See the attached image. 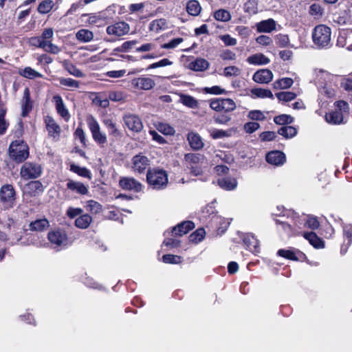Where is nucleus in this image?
<instances>
[{
    "label": "nucleus",
    "mask_w": 352,
    "mask_h": 352,
    "mask_svg": "<svg viewBox=\"0 0 352 352\" xmlns=\"http://www.w3.org/2000/svg\"><path fill=\"white\" fill-rule=\"evenodd\" d=\"M276 133L274 131H264L260 133L259 138L262 142H270L274 140L276 138Z\"/></svg>",
    "instance_id": "obj_61"
},
{
    "label": "nucleus",
    "mask_w": 352,
    "mask_h": 352,
    "mask_svg": "<svg viewBox=\"0 0 352 352\" xmlns=\"http://www.w3.org/2000/svg\"><path fill=\"white\" fill-rule=\"evenodd\" d=\"M266 162L270 164L278 166H282L286 162L285 154L280 151H271L266 154Z\"/></svg>",
    "instance_id": "obj_13"
},
{
    "label": "nucleus",
    "mask_w": 352,
    "mask_h": 352,
    "mask_svg": "<svg viewBox=\"0 0 352 352\" xmlns=\"http://www.w3.org/2000/svg\"><path fill=\"white\" fill-rule=\"evenodd\" d=\"M162 261L165 263L178 264L182 261V258L177 255L164 254L162 256Z\"/></svg>",
    "instance_id": "obj_58"
},
{
    "label": "nucleus",
    "mask_w": 352,
    "mask_h": 352,
    "mask_svg": "<svg viewBox=\"0 0 352 352\" xmlns=\"http://www.w3.org/2000/svg\"><path fill=\"white\" fill-rule=\"evenodd\" d=\"M146 179L149 185L158 190L166 186L168 175L164 170L153 169L148 171Z\"/></svg>",
    "instance_id": "obj_3"
},
{
    "label": "nucleus",
    "mask_w": 352,
    "mask_h": 352,
    "mask_svg": "<svg viewBox=\"0 0 352 352\" xmlns=\"http://www.w3.org/2000/svg\"><path fill=\"white\" fill-rule=\"evenodd\" d=\"M157 130L165 135H173L175 133L174 128L166 123H159Z\"/></svg>",
    "instance_id": "obj_60"
},
{
    "label": "nucleus",
    "mask_w": 352,
    "mask_h": 352,
    "mask_svg": "<svg viewBox=\"0 0 352 352\" xmlns=\"http://www.w3.org/2000/svg\"><path fill=\"white\" fill-rule=\"evenodd\" d=\"M251 94L255 97V98H274V96L271 90L268 89H263V88H254L251 89Z\"/></svg>",
    "instance_id": "obj_35"
},
{
    "label": "nucleus",
    "mask_w": 352,
    "mask_h": 352,
    "mask_svg": "<svg viewBox=\"0 0 352 352\" xmlns=\"http://www.w3.org/2000/svg\"><path fill=\"white\" fill-rule=\"evenodd\" d=\"M166 28H167V21L165 19L154 20L150 23L149 26L151 31L157 32Z\"/></svg>",
    "instance_id": "obj_43"
},
{
    "label": "nucleus",
    "mask_w": 352,
    "mask_h": 352,
    "mask_svg": "<svg viewBox=\"0 0 352 352\" xmlns=\"http://www.w3.org/2000/svg\"><path fill=\"white\" fill-rule=\"evenodd\" d=\"M239 74L240 69L236 66H228L223 70V75L226 77L238 76Z\"/></svg>",
    "instance_id": "obj_62"
},
{
    "label": "nucleus",
    "mask_w": 352,
    "mask_h": 352,
    "mask_svg": "<svg viewBox=\"0 0 352 352\" xmlns=\"http://www.w3.org/2000/svg\"><path fill=\"white\" fill-rule=\"evenodd\" d=\"M331 28L323 24L316 25L312 31V40L318 49L329 48L331 43Z\"/></svg>",
    "instance_id": "obj_2"
},
{
    "label": "nucleus",
    "mask_w": 352,
    "mask_h": 352,
    "mask_svg": "<svg viewBox=\"0 0 352 352\" xmlns=\"http://www.w3.org/2000/svg\"><path fill=\"white\" fill-rule=\"evenodd\" d=\"M208 67V63L205 59L198 58L190 63V68L194 71L201 72L206 69Z\"/></svg>",
    "instance_id": "obj_41"
},
{
    "label": "nucleus",
    "mask_w": 352,
    "mask_h": 352,
    "mask_svg": "<svg viewBox=\"0 0 352 352\" xmlns=\"http://www.w3.org/2000/svg\"><path fill=\"white\" fill-rule=\"evenodd\" d=\"M276 254L280 257L293 261H304L307 258L305 253L294 248L279 249Z\"/></svg>",
    "instance_id": "obj_8"
},
{
    "label": "nucleus",
    "mask_w": 352,
    "mask_h": 352,
    "mask_svg": "<svg viewBox=\"0 0 352 352\" xmlns=\"http://www.w3.org/2000/svg\"><path fill=\"white\" fill-rule=\"evenodd\" d=\"M260 127V124L256 122H246L243 126V129L247 133H252Z\"/></svg>",
    "instance_id": "obj_63"
},
{
    "label": "nucleus",
    "mask_w": 352,
    "mask_h": 352,
    "mask_svg": "<svg viewBox=\"0 0 352 352\" xmlns=\"http://www.w3.org/2000/svg\"><path fill=\"white\" fill-rule=\"evenodd\" d=\"M120 187L124 190H131L135 192H141L143 189L142 184L130 177H123L119 181Z\"/></svg>",
    "instance_id": "obj_10"
},
{
    "label": "nucleus",
    "mask_w": 352,
    "mask_h": 352,
    "mask_svg": "<svg viewBox=\"0 0 352 352\" xmlns=\"http://www.w3.org/2000/svg\"><path fill=\"white\" fill-rule=\"evenodd\" d=\"M335 109L325 113L324 118L327 123L332 125L344 124V113L349 112V105L347 102L340 100L334 102Z\"/></svg>",
    "instance_id": "obj_1"
},
{
    "label": "nucleus",
    "mask_w": 352,
    "mask_h": 352,
    "mask_svg": "<svg viewBox=\"0 0 352 352\" xmlns=\"http://www.w3.org/2000/svg\"><path fill=\"white\" fill-rule=\"evenodd\" d=\"M305 226L311 230H317L320 226V222L317 217L309 216L305 223Z\"/></svg>",
    "instance_id": "obj_57"
},
{
    "label": "nucleus",
    "mask_w": 352,
    "mask_h": 352,
    "mask_svg": "<svg viewBox=\"0 0 352 352\" xmlns=\"http://www.w3.org/2000/svg\"><path fill=\"white\" fill-rule=\"evenodd\" d=\"M24 102L22 104V116L25 117L32 109V102L30 100V91L28 88H25L23 93Z\"/></svg>",
    "instance_id": "obj_32"
},
{
    "label": "nucleus",
    "mask_w": 352,
    "mask_h": 352,
    "mask_svg": "<svg viewBox=\"0 0 352 352\" xmlns=\"http://www.w3.org/2000/svg\"><path fill=\"white\" fill-rule=\"evenodd\" d=\"M130 30L129 25L124 21H118L107 28V33L115 36H122Z\"/></svg>",
    "instance_id": "obj_11"
},
{
    "label": "nucleus",
    "mask_w": 352,
    "mask_h": 352,
    "mask_svg": "<svg viewBox=\"0 0 352 352\" xmlns=\"http://www.w3.org/2000/svg\"><path fill=\"white\" fill-rule=\"evenodd\" d=\"M276 96L279 100L289 102L294 100L297 97V95L296 93L292 91H281L276 93Z\"/></svg>",
    "instance_id": "obj_49"
},
{
    "label": "nucleus",
    "mask_w": 352,
    "mask_h": 352,
    "mask_svg": "<svg viewBox=\"0 0 352 352\" xmlns=\"http://www.w3.org/2000/svg\"><path fill=\"white\" fill-rule=\"evenodd\" d=\"M201 8L196 0H190L186 4V11L192 16H197L201 12Z\"/></svg>",
    "instance_id": "obj_36"
},
{
    "label": "nucleus",
    "mask_w": 352,
    "mask_h": 352,
    "mask_svg": "<svg viewBox=\"0 0 352 352\" xmlns=\"http://www.w3.org/2000/svg\"><path fill=\"white\" fill-rule=\"evenodd\" d=\"M19 74L24 78L29 79H34L36 78H42L43 75L31 68L30 67H26L23 70L19 72Z\"/></svg>",
    "instance_id": "obj_40"
},
{
    "label": "nucleus",
    "mask_w": 352,
    "mask_h": 352,
    "mask_svg": "<svg viewBox=\"0 0 352 352\" xmlns=\"http://www.w3.org/2000/svg\"><path fill=\"white\" fill-rule=\"evenodd\" d=\"M50 242L55 247H65L68 243V238L64 230L51 231L47 234Z\"/></svg>",
    "instance_id": "obj_9"
},
{
    "label": "nucleus",
    "mask_w": 352,
    "mask_h": 352,
    "mask_svg": "<svg viewBox=\"0 0 352 352\" xmlns=\"http://www.w3.org/2000/svg\"><path fill=\"white\" fill-rule=\"evenodd\" d=\"M92 221V217L87 214H81L75 221V225L77 228L80 229L87 228Z\"/></svg>",
    "instance_id": "obj_33"
},
{
    "label": "nucleus",
    "mask_w": 352,
    "mask_h": 352,
    "mask_svg": "<svg viewBox=\"0 0 352 352\" xmlns=\"http://www.w3.org/2000/svg\"><path fill=\"white\" fill-rule=\"evenodd\" d=\"M186 162L190 165H196L202 163L204 160V156L200 153H187L184 156Z\"/></svg>",
    "instance_id": "obj_38"
},
{
    "label": "nucleus",
    "mask_w": 352,
    "mask_h": 352,
    "mask_svg": "<svg viewBox=\"0 0 352 352\" xmlns=\"http://www.w3.org/2000/svg\"><path fill=\"white\" fill-rule=\"evenodd\" d=\"M309 243L316 249H322L325 246L324 241L314 232H304L301 234Z\"/></svg>",
    "instance_id": "obj_19"
},
{
    "label": "nucleus",
    "mask_w": 352,
    "mask_h": 352,
    "mask_svg": "<svg viewBox=\"0 0 352 352\" xmlns=\"http://www.w3.org/2000/svg\"><path fill=\"white\" fill-rule=\"evenodd\" d=\"M76 37L82 43H88L94 39V34L89 30L81 29L76 32Z\"/></svg>",
    "instance_id": "obj_31"
},
{
    "label": "nucleus",
    "mask_w": 352,
    "mask_h": 352,
    "mask_svg": "<svg viewBox=\"0 0 352 352\" xmlns=\"http://www.w3.org/2000/svg\"><path fill=\"white\" fill-rule=\"evenodd\" d=\"M275 40L279 47H287L289 45V38L287 34H279L276 36Z\"/></svg>",
    "instance_id": "obj_54"
},
{
    "label": "nucleus",
    "mask_w": 352,
    "mask_h": 352,
    "mask_svg": "<svg viewBox=\"0 0 352 352\" xmlns=\"http://www.w3.org/2000/svg\"><path fill=\"white\" fill-rule=\"evenodd\" d=\"M70 170L83 177H87L89 179H91V173L87 168L85 167H80L79 166H77L74 164H71Z\"/></svg>",
    "instance_id": "obj_47"
},
{
    "label": "nucleus",
    "mask_w": 352,
    "mask_h": 352,
    "mask_svg": "<svg viewBox=\"0 0 352 352\" xmlns=\"http://www.w3.org/2000/svg\"><path fill=\"white\" fill-rule=\"evenodd\" d=\"M15 195L14 188L12 185H3L0 189V201L6 208H11L15 200Z\"/></svg>",
    "instance_id": "obj_6"
},
{
    "label": "nucleus",
    "mask_w": 352,
    "mask_h": 352,
    "mask_svg": "<svg viewBox=\"0 0 352 352\" xmlns=\"http://www.w3.org/2000/svg\"><path fill=\"white\" fill-rule=\"evenodd\" d=\"M125 125L129 130L140 132L142 128L143 124L140 118L134 114H128L124 117Z\"/></svg>",
    "instance_id": "obj_14"
},
{
    "label": "nucleus",
    "mask_w": 352,
    "mask_h": 352,
    "mask_svg": "<svg viewBox=\"0 0 352 352\" xmlns=\"http://www.w3.org/2000/svg\"><path fill=\"white\" fill-rule=\"evenodd\" d=\"M247 61L250 65H264L270 63V59L262 53H257L250 56Z\"/></svg>",
    "instance_id": "obj_26"
},
{
    "label": "nucleus",
    "mask_w": 352,
    "mask_h": 352,
    "mask_svg": "<svg viewBox=\"0 0 352 352\" xmlns=\"http://www.w3.org/2000/svg\"><path fill=\"white\" fill-rule=\"evenodd\" d=\"M131 83L134 88L142 90H150L155 85V80L149 77L134 78Z\"/></svg>",
    "instance_id": "obj_15"
},
{
    "label": "nucleus",
    "mask_w": 352,
    "mask_h": 352,
    "mask_svg": "<svg viewBox=\"0 0 352 352\" xmlns=\"http://www.w3.org/2000/svg\"><path fill=\"white\" fill-rule=\"evenodd\" d=\"M46 129L50 136L53 138L59 137L61 133L60 126L51 116H46L45 118Z\"/></svg>",
    "instance_id": "obj_20"
},
{
    "label": "nucleus",
    "mask_w": 352,
    "mask_h": 352,
    "mask_svg": "<svg viewBox=\"0 0 352 352\" xmlns=\"http://www.w3.org/2000/svg\"><path fill=\"white\" fill-rule=\"evenodd\" d=\"M252 79L256 83L268 84L273 79V73L268 69H261L254 74Z\"/></svg>",
    "instance_id": "obj_16"
},
{
    "label": "nucleus",
    "mask_w": 352,
    "mask_h": 352,
    "mask_svg": "<svg viewBox=\"0 0 352 352\" xmlns=\"http://www.w3.org/2000/svg\"><path fill=\"white\" fill-rule=\"evenodd\" d=\"M50 223L46 219H37L29 224V228L32 231L42 232L48 228Z\"/></svg>",
    "instance_id": "obj_29"
},
{
    "label": "nucleus",
    "mask_w": 352,
    "mask_h": 352,
    "mask_svg": "<svg viewBox=\"0 0 352 352\" xmlns=\"http://www.w3.org/2000/svg\"><path fill=\"white\" fill-rule=\"evenodd\" d=\"M180 102L184 105L190 108H196L198 106V102L192 96L181 94L179 95Z\"/></svg>",
    "instance_id": "obj_42"
},
{
    "label": "nucleus",
    "mask_w": 352,
    "mask_h": 352,
    "mask_svg": "<svg viewBox=\"0 0 352 352\" xmlns=\"http://www.w3.org/2000/svg\"><path fill=\"white\" fill-rule=\"evenodd\" d=\"M236 179L232 177H225L221 179V188L226 190H232L237 186Z\"/></svg>",
    "instance_id": "obj_37"
},
{
    "label": "nucleus",
    "mask_w": 352,
    "mask_h": 352,
    "mask_svg": "<svg viewBox=\"0 0 352 352\" xmlns=\"http://www.w3.org/2000/svg\"><path fill=\"white\" fill-rule=\"evenodd\" d=\"M133 170L138 173H143L149 166L148 159L144 155H137L132 159Z\"/></svg>",
    "instance_id": "obj_17"
},
{
    "label": "nucleus",
    "mask_w": 352,
    "mask_h": 352,
    "mask_svg": "<svg viewBox=\"0 0 352 352\" xmlns=\"http://www.w3.org/2000/svg\"><path fill=\"white\" fill-rule=\"evenodd\" d=\"M195 228V223L191 221H186L179 223L172 230L173 234L175 235L182 236L188 233L190 230Z\"/></svg>",
    "instance_id": "obj_23"
},
{
    "label": "nucleus",
    "mask_w": 352,
    "mask_h": 352,
    "mask_svg": "<svg viewBox=\"0 0 352 352\" xmlns=\"http://www.w3.org/2000/svg\"><path fill=\"white\" fill-rule=\"evenodd\" d=\"M244 12L252 15L258 12V3L256 0H248L244 4Z\"/></svg>",
    "instance_id": "obj_46"
},
{
    "label": "nucleus",
    "mask_w": 352,
    "mask_h": 352,
    "mask_svg": "<svg viewBox=\"0 0 352 352\" xmlns=\"http://www.w3.org/2000/svg\"><path fill=\"white\" fill-rule=\"evenodd\" d=\"M274 122L278 125H286L294 122V118L289 115L281 114L274 118Z\"/></svg>",
    "instance_id": "obj_48"
},
{
    "label": "nucleus",
    "mask_w": 352,
    "mask_h": 352,
    "mask_svg": "<svg viewBox=\"0 0 352 352\" xmlns=\"http://www.w3.org/2000/svg\"><path fill=\"white\" fill-rule=\"evenodd\" d=\"M294 80L292 78H283L274 83V87L275 89H288L292 86Z\"/></svg>",
    "instance_id": "obj_45"
},
{
    "label": "nucleus",
    "mask_w": 352,
    "mask_h": 352,
    "mask_svg": "<svg viewBox=\"0 0 352 352\" xmlns=\"http://www.w3.org/2000/svg\"><path fill=\"white\" fill-rule=\"evenodd\" d=\"M25 191L30 195H36L43 191V186L39 181H32L25 186Z\"/></svg>",
    "instance_id": "obj_28"
},
{
    "label": "nucleus",
    "mask_w": 352,
    "mask_h": 352,
    "mask_svg": "<svg viewBox=\"0 0 352 352\" xmlns=\"http://www.w3.org/2000/svg\"><path fill=\"white\" fill-rule=\"evenodd\" d=\"M138 41L132 40L128 41L122 44L120 47L114 49L116 52H126L132 49L135 45L138 44Z\"/></svg>",
    "instance_id": "obj_50"
},
{
    "label": "nucleus",
    "mask_w": 352,
    "mask_h": 352,
    "mask_svg": "<svg viewBox=\"0 0 352 352\" xmlns=\"http://www.w3.org/2000/svg\"><path fill=\"white\" fill-rule=\"evenodd\" d=\"M187 140L190 147L194 151L201 150L204 146L201 137L198 133L193 131L188 133Z\"/></svg>",
    "instance_id": "obj_22"
},
{
    "label": "nucleus",
    "mask_w": 352,
    "mask_h": 352,
    "mask_svg": "<svg viewBox=\"0 0 352 352\" xmlns=\"http://www.w3.org/2000/svg\"><path fill=\"white\" fill-rule=\"evenodd\" d=\"M156 44L154 43H146L142 44L141 46L136 47L135 51L137 52H151L155 50Z\"/></svg>",
    "instance_id": "obj_64"
},
{
    "label": "nucleus",
    "mask_w": 352,
    "mask_h": 352,
    "mask_svg": "<svg viewBox=\"0 0 352 352\" xmlns=\"http://www.w3.org/2000/svg\"><path fill=\"white\" fill-rule=\"evenodd\" d=\"M343 236L344 241L341 246V253L347 252L349 247L352 244V225L345 224L343 226Z\"/></svg>",
    "instance_id": "obj_21"
},
{
    "label": "nucleus",
    "mask_w": 352,
    "mask_h": 352,
    "mask_svg": "<svg viewBox=\"0 0 352 352\" xmlns=\"http://www.w3.org/2000/svg\"><path fill=\"white\" fill-rule=\"evenodd\" d=\"M276 21L273 19L263 20L256 23L258 32H271L276 29Z\"/></svg>",
    "instance_id": "obj_25"
},
{
    "label": "nucleus",
    "mask_w": 352,
    "mask_h": 352,
    "mask_svg": "<svg viewBox=\"0 0 352 352\" xmlns=\"http://www.w3.org/2000/svg\"><path fill=\"white\" fill-rule=\"evenodd\" d=\"M41 166L36 163L25 162L21 168L20 175L24 179H36L41 176Z\"/></svg>",
    "instance_id": "obj_5"
},
{
    "label": "nucleus",
    "mask_w": 352,
    "mask_h": 352,
    "mask_svg": "<svg viewBox=\"0 0 352 352\" xmlns=\"http://www.w3.org/2000/svg\"><path fill=\"white\" fill-rule=\"evenodd\" d=\"M66 186L67 189L82 195H87L89 192L88 187L80 182L69 179Z\"/></svg>",
    "instance_id": "obj_24"
},
{
    "label": "nucleus",
    "mask_w": 352,
    "mask_h": 352,
    "mask_svg": "<svg viewBox=\"0 0 352 352\" xmlns=\"http://www.w3.org/2000/svg\"><path fill=\"white\" fill-rule=\"evenodd\" d=\"M53 100L55 102L56 109L58 115H60L65 121L68 122L71 116L68 109L66 108L61 96L59 95H55L53 97Z\"/></svg>",
    "instance_id": "obj_18"
},
{
    "label": "nucleus",
    "mask_w": 352,
    "mask_h": 352,
    "mask_svg": "<svg viewBox=\"0 0 352 352\" xmlns=\"http://www.w3.org/2000/svg\"><path fill=\"white\" fill-rule=\"evenodd\" d=\"M243 243L245 248L254 254L256 255L260 252L258 240L252 234L246 233L242 236Z\"/></svg>",
    "instance_id": "obj_12"
},
{
    "label": "nucleus",
    "mask_w": 352,
    "mask_h": 352,
    "mask_svg": "<svg viewBox=\"0 0 352 352\" xmlns=\"http://www.w3.org/2000/svg\"><path fill=\"white\" fill-rule=\"evenodd\" d=\"M297 129L292 126H283L278 129L277 133L285 139L292 138L297 134Z\"/></svg>",
    "instance_id": "obj_30"
},
{
    "label": "nucleus",
    "mask_w": 352,
    "mask_h": 352,
    "mask_svg": "<svg viewBox=\"0 0 352 352\" xmlns=\"http://www.w3.org/2000/svg\"><path fill=\"white\" fill-rule=\"evenodd\" d=\"M102 122L108 129L109 136H112L115 138H120L122 136L121 131L117 128L116 123L112 119L105 118Z\"/></svg>",
    "instance_id": "obj_27"
},
{
    "label": "nucleus",
    "mask_w": 352,
    "mask_h": 352,
    "mask_svg": "<svg viewBox=\"0 0 352 352\" xmlns=\"http://www.w3.org/2000/svg\"><path fill=\"white\" fill-rule=\"evenodd\" d=\"M87 122L94 140L100 145L106 144L107 142V135L101 131L100 126L96 119L92 115H89L87 118Z\"/></svg>",
    "instance_id": "obj_4"
},
{
    "label": "nucleus",
    "mask_w": 352,
    "mask_h": 352,
    "mask_svg": "<svg viewBox=\"0 0 352 352\" xmlns=\"http://www.w3.org/2000/svg\"><path fill=\"white\" fill-rule=\"evenodd\" d=\"M87 21L91 25L100 26L104 23V19L98 14H89Z\"/></svg>",
    "instance_id": "obj_56"
},
{
    "label": "nucleus",
    "mask_w": 352,
    "mask_h": 352,
    "mask_svg": "<svg viewBox=\"0 0 352 352\" xmlns=\"http://www.w3.org/2000/svg\"><path fill=\"white\" fill-rule=\"evenodd\" d=\"M309 13L310 15L314 16L316 18H319L322 16L323 14V9L319 4L313 3L309 7Z\"/></svg>",
    "instance_id": "obj_55"
},
{
    "label": "nucleus",
    "mask_w": 352,
    "mask_h": 352,
    "mask_svg": "<svg viewBox=\"0 0 352 352\" xmlns=\"http://www.w3.org/2000/svg\"><path fill=\"white\" fill-rule=\"evenodd\" d=\"M63 66L69 74L73 75L75 77L83 78L85 76V74L78 68H77L76 65L67 60L64 61Z\"/></svg>",
    "instance_id": "obj_34"
},
{
    "label": "nucleus",
    "mask_w": 352,
    "mask_h": 352,
    "mask_svg": "<svg viewBox=\"0 0 352 352\" xmlns=\"http://www.w3.org/2000/svg\"><path fill=\"white\" fill-rule=\"evenodd\" d=\"M86 210L92 214H98L102 211V206L94 200H89L86 202Z\"/></svg>",
    "instance_id": "obj_39"
},
{
    "label": "nucleus",
    "mask_w": 352,
    "mask_h": 352,
    "mask_svg": "<svg viewBox=\"0 0 352 352\" xmlns=\"http://www.w3.org/2000/svg\"><path fill=\"white\" fill-rule=\"evenodd\" d=\"M10 157L17 162L25 161L29 155L28 147L23 144H14L12 142L9 148Z\"/></svg>",
    "instance_id": "obj_7"
},
{
    "label": "nucleus",
    "mask_w": 352,
    "mask_h": 352,
    "mask_svg": "<svg viewBox=\"0 0 352 352\" xmlns=\"http://www.w3.org/2000/svg\"><path fill=\"white\" fill-rule=\"evenodd\" d=\"M54 6V3L51 0L43 1L38 6V12L41 14H47L52 9Z\"/></svg>",
    "instance_id": "obj_51"
},
{
    "label": "nucleus",
    "mask_w": 352,
    "mask_h": 352,
    "mask_svg": "<svg viewBox=\"0 0 352 352\" xmlns=\"http://www.w3.org/2000/svg\"><path fill=\"white\" fill-rule=\"evenodd\" d=\"M236 109V104L233 100L230 98H221V111L230 112Z\"/></svg>",
    "instance_id": "obj_53"
},
{
    "label": "nucleus",
    "mask_w": 352,
    "mask_h": 352,
    "mask_svg": "<svg viewBox=\"0 0 352 352\" xmlns=\"http://www.w3.org/2000/svg\"><path fill=\"white\" fill-rule=\"evenodd\" d=\"M281 226L285 234L288 237H292L295 236H298L302 234V232H298L294 228H293L288 223H282Z\"/></svg>",
    "instance_id": "obj_52"
},
{
    "label": "nucleus",
    "mask_w": 352,
    "mask_h": 352,
    "mask_svg": "<svg viewBox=\"0 0 352 352\" xmlns=\"http://www.w3.org/2000/svg\"><path fill=\"white\" fill-rule=\"evenodd\" d=\"M60 84L63 86L72 88H79L80 82L72 78H62L60 79Z\"/></svg>",
    "instance_id": "obj_59"
},
{
    "label": "nucleus",
    "mask_w": 352,
    "mask_h": 352,
    "mask_svg": "<svg viewBox=\"0 0 352 352\" xmlns=\"http://www.w3.org/2000/svg\"><path fill=\"white\" fill-rule=\"evenodd\" d=\"M206 236V232L204 228H198L189 236V241L193 243L197 244L201 242Z\"/></svg>",
    "instance_id": "obj_44"
}]
</instances>
